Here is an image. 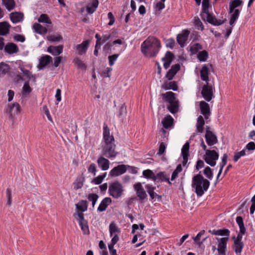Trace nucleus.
Segmentation results:
<instances>
[{"label":"nucleus","instance_id":"c03bdc74","mask_svg":"<svg viewBox=\"0 0 255 255\" xmlns=\"http://www.w3.org/2000/svg\"><path fill=\"white\" fill-rule=\"evenodd\" d=\"M21 71L22 72L24 76H26L29 80H32L33 82L36 81V77L35 75L32 74V73L28 70L25 69L23 67H20Z\"/></svg>","mask_w":255,"mask_h":255},{"label":"nucleus","instance_id":"774afa93","mask_svg":"<svg viewBox=\"0 0 255 255\" xmlns=\"http://www.w3.org/2000/svg\"><path fill=\"white\" fill-rule=\"evenodd\" d=\"M83 185V181L81 179H77L74 183V188L75 190H78L82 187Z\"/></svg>","mask_w":255,"mask_h":255},{"label":"nucleus","instance_id":"603ef678","mask_svg":"<svg viewBox=\"0 0 255 255\" xmlns=\"http://www.w3.org/2000/svg\"><path fill=\"white\" fill-rule=\"evenodd\" d=\"M99 196L95 193H90L88 196V199L92 203V206L94 207Z\"/></svg>","mask_w":255,"mask_h":255},{"label":"nucleus","instance_id":"f704fd0d","mask_svg":"<svg viewBox=\"0 0 255 255\" xmlns=\"http://www.w3.org/2000/svg\"><path fill=\"white\" fill-rule=\"evenodd\" d=\"M33 28L36 33L40 34H45L47 31L46 27L37 23L33 24Z\"/></svg>","mask_w":255,"mask_h":255},{"label":"nucleus","instance_id":"052dcab7","mask_svg":"<svg viewBox=\"0 0 255 255\" xmlns=\"http://www.w3.org/2000/svg\"><path fill=\"white\" fill-rule=\"evenodd\" d=\"M114 37V34L113 33L110 34H106L102 35L101 37L100 45L104 44L107 41Z\"/></svg>","mask_w":255,"mask_h":255},{"label":"nucleus","instance_id":"b1692460","mask_svg":"<svg viewBox=\"0 0 255 255\" xmlns=\"http://www.w3.org/2000/svg\"><path fill=\"white\" fill-rule=\"evenodd\" d=\"M63 49V45L57 46H50L47 48V52L54 56H57L62 53Z\"/></svg>","mask_w":255,"mask_h":255},{"label":"nucleus","instance_id":"c756f323","mask_svg":"<svg viewBox=\"0 0 255 255\" xmlns=\"http://www.w3.org/2000/svg\"><path fill=\"white\" fill-rule=\"evenodd\" d=\"M161 96L169 103L177 101L175 98V94L172 92H167L164 94H162Z\"/></svg>","mask_w":255,"mask_h":255},{"label":"nucleus","instance_id":"6ab92c4d","mask_svg":"<svg viewBox=\"0 0 255 255\" xmlns=\"http://www.w3.org/2000/svg\"><path fill=\"white\" fill-rule=\"evenodd\" d=\"M145 188L146 189V191L148 194L149 195L150 198L151 200H153L154 198H157V201H159L161 200L162 197L160 195L157 194L154 190L156 189V187L152 186L150 184H146L145 186Z\"/></svg>","mask_w":255,"mask_h":255},{"label":"nucleus","instance_id":"13d9d810","mask_svg":"<svg viewBox=\"0 0 255 255\" xmlns=\"http://www.w3.org/2000/svg\"><path fill=\"white\" fill-rule=\"evenodd\" d=\"M127 113V107L125 104H123L119 109L118 116L120 118H123L126 115Z\"/></svg>","mask_w":255,"mask_h":255},{"label":"nucleus","instance_id":"f3484780","mask_svg":"<svg viewBox=\"0 0 255 255\" xmlns=\"http://www.w3.org/2000/svg\"><path fill=\"white\" fill-rule=\"evenodd\" d=\"M199 107L201 114L206 119H208L211 114L209 105L205 101H202L200 102Z\"/></svg>","mask_w":255,"mask_h":255},{"label":"nucleus","instance_id":"bb28decb","mask_svg":"<svg viewBox=\"0 0 255 255\" xmlns=\"http://www.w3.org/2000/svg\"><path fill=\"white\" fill-rule=\"evenodd\" d=\"M153 181L158 182L165 181L167 182L168 184H171V183L169 181V175L165 174L163 172H160L155 175L154 178H153Z\"/></svg>","mask_w":255,"mask_h":255},{"label":"nucleus","instance_id":"c85d7f7f","mask_svg":"<svg viewBox=\"0 0 255 255\" xmlns=\"http://www.w3.org/2000/svg\"><path fill=\"white\" fill-rule=\"evenodd\" d=\"M111 202L112 200L110 197H106L104 198L98 208V211L99 212L104 211Z\"/></svg>","mask_w":255,"mask_h":255},{"label":"nucleus","instance_id":"72a5a7b5","mask_svg":"<svg viewBox=\"0 0 255 255\" xmlns=\"http://www.w3.org/2000/svg\"><path fill=\"white\" fill-rule=\"evenodd\" d=\"M205 125V121L202 116H200L197 119L196 124V132H202L203 131V126Z\"/></svg>","mask_w":255,"mask_h":255},{"label":"nucleus","instance_id":"4c0bfd02","mask_svg":"<svg viewBox=\"0 0 255 255\" xmlns=\"http://www.w3.org/2000/svg\"><path fill=\"white\" fill-rule=\"evenodd\" d=\"M3 5L8 11H11L15 6V3L14 0H2Z\"/></svg>","mask_w":255,"mask_h":255},{"label":"nucleus","instance_id":"f8f14e48","mask_svg":"<svg viewBox=\"0 0 255 255\" xmlns=\"http://www.w3.org/2000/svg\"><path fill=\"white\" fill-rule=\"evenodd\" d=\"M133 188L139 199L143 200L147 197V194L140 182H137L133 185Z\"/></svg>","mask_w":255,"mask_h":255},{"label":"nucleus","instance_id":"c9c22d12","mask_svg":"<svg viewBox=\"0 0 255 255\" xmlns=\"http://www.w3.org/2000/svg\"><path fill=\"white\" fill-rule=\"evenodd\" d=\"M244 246L243 242L234 241V250L237 255H241Z\"/></svg>","mask_w":255,"mask_h":255},{"label":"nucleus","instance_id":"a878e982","mask_svg":"<svg viewBox=\"0 0 255 255\" xmlns=\"http://www.w3.org/2000/svg\"><path fill=\"white\" fill-rule=\"evenodd\" d=\"M9 17L11 21L14 23H16L22 21L23 19V14L21 12H12L9 14Z\"/></svg>","mask_w":255,"mask_h":255},{"label":"nucleus","instance_id":"a211bd4d","mask_svg":"<svg viewBox=\"0 0 255 255\" xmlns=\"http://www.w3.org/2000/svg\"><path fill=\"white\" fill-rule=\"evenodd\" d=\"M211 65L204 64L200 70V77L202 80L206 83L209 82V74L210 71V67Z\"/></svg>","mask_w":255,"mask_h":255},{"label":"nucleus","instance_id":"473e14b6","mask_svg":"<svg viewBox=\"0 0 255 255\" xmlns=\"http://www.w3.org/2000/svg\"><path fill=\"white\" fill-rule=\"evenodd\" d=\"M173 121V118L170 115H168L162 120L161 123L165 128H168L172 126Z\"/></svg>","mask_w":255,"mask_h":255},{"label":"nucleus","instance_id":"5701e85b","mask_svg":"<svg viewBox=\"0 0 255 255\" xmlns=\"http://www.w3.org/2000/svg\"><path fill=\"white\" fill-rule=\"evenodd\" d=\"M99 1L98 0H89V2L86 6V11L89 14L94 13L98 6Z\"/></svg>","mask_w":255,"mask_h":255},{"label":"nucleus","instance_id":"5fc2aeb1","mask_svg":"<svg viewBox=\"0 0 255 255\" xmlns=\"http://www.w3.org/2000/svg\"><path fill=\"white\" fill-rule=\"evenodd\" d=\"M38 21L39 22L46 23L48 24L51 23L50 19L46 14H42L39 17Z\"/></svg>","mask_w":255,"mask_h":255},{"label":"nucleus","instance_id":"37998d69","mask_svg":"<svg viewBox=\"0 0 255 255\" xmlns=\"http://www.w3.org/2000/svg\"><path fill=\"white\" fill-rule=\"evenodd\" d=\"M236 222L239 227L240 233L245 234L246 232V229L244 226L243 218L241 216H238L236 218Z\"/></svg>","mask_w":255,"mask_h":255},{"label":"nucleus","instance_id":"a18cd8bd","mask_svg":"<svg viewBox=\"0 0 255 255\" xmlns=\"http://www.w3.org/2000/svg\"><path fill=\"white\" fill-rule=\"evenodd\" d=\"M240 12V10L239 9H236L233 13H232L230 20V24L231 25L233 26L234 24L239 16Z\"/></svg>","mask_w":255,"mask_h":255},{"label":"nucleus","instance_id":"7c9ffc66","mask_svg":"<svg viewBox=\"0 0 255 255\" xmlns=\"http://www.w3.org/2000/svg\"><path fill=\"white\" fill-rule=\"evenodd\" d=\"M161 87L165 90H172L175 91L178 90V86L177 85V83L175 81L166 82L162 85Z\"/></svg>","mask_w":255,"mask_h":255},{"label":"nucleus","instance_id":"aec40b11","mask_svg":"<svg viewBox=\"0 0 255 255\" xmlns=\"http://www.w3.org/2000/svg\"><path fill=\"white\" fill-rule=\"evenodd\" d=\"M97 162L100 168L105 171L109 168L110 161L104 156H100L97 159Z\"/></svg>","mask_w":255,"mask_h":255},{"label":"nucleus","instance_id":"423d86ee","mask_svg":"<svg viewBox=\"0 0 255 255\" xmlns=\"http://www.w3.org/2000/svg\"><path fill=\"white\" fill-rule=\"evenodd\" d=\"M215 88L214 84L207 82L202 87L201 95L202 97L207 101L210 102L214 97Z\"/></svg>","mask_w":255,"mask_h":255},{"label":"nucleus","instance_id":"bf43d9fd","mask_svg":"<svg viewBox=\"0 0 255 255\" xmlns=\"http://www.w3.org/2000/svg\"><path fill=\"white\" fill-rule=\"evenodd\" d=\"M204 174L208 179L211 180L213 178V172L211 168L209 166L206 167L204 170Z\"/></svg>","mask_w":255,"mask_h":255},{"label":"nucleus","instance_id":"69168bd1","mask_svg":"<svg viewBox=\"0 0 255 255\" xmlns=\"http://www.w3.org/2000/svg\"><path fill=\"white\" fill-rule=\"evenodd\" d=\"M165 1V0H161L160 1H158L156 3L155 7V9L156 11H157V10L160 11V10L163 9L165 7V5L164 3Z\"/></svg>","mask_w":255,"mask_h":255},{"label":"nucleus","instance_id":"864d4df0","mask_svg":"<svg viewBox=\"0 0 255 255\" xmlns=\"http://www.w3.org/2000/svg\"><path fill=\"white\" fill-rule=\"evenodd\" d=\"M106 174L107 173L105 172L103 175L98 176L92 180V183L97 185L101 184L106 177Z\"/></svg>","mask_w":255,"mask_h":255},{"label":"nucleus","instance_id":"9b49d317","mask_svg":"<svg viewBox=\"0 0 255 255\" xmlns=\"http://www.w3.org/2000/svg\"><path fill=\"white\" fill-rule=\"evenodd\" d=\"M218 241V252L219 255H225L227 250V244L229 240L228 237H224L221 238H216Z\"/></svg>","mask_w":255,"mask_h":255},{"label":"nucleus","instance_id":"4be33fe9","mask_svg":"<svg viewBox=\"0 0 255 255\" xmlns=\"http://www.w3.org/2000/svg\"><path fill=\"white\" fill-rule=\"evenodd\" d=\"M180 65L179 64L173 65L171 69L168 71L166 74V77L168 80H171L174 77L175 75L180 70Z\"/></svg>","mask_w":255,"mask_h":255},{"label":"nucleus","instance_id":"20e7f679","mask_svg":"<svg viewBox=\"0 0 255 255\" xmlns=\"http://www.w3.org/2000/svg\"><path fill=\"white\" fill-rule=\"evenodd\" d=\"M125 191L123 184L118 181L111 183L109 186L108 192L114 198L118 199L124 195Z\"/></svg>","mask_w":255,"mask_h":255},{"label":"nucleus","instance_id":"6e6d98bb","mask_svg":"<svg viewBox=\"0 0 255 255\" xmlns=\"http://www.w3.org/2000/svg\"><path fill=\"white\" fill-rule=\"evenodd\" d=\"M194 23L196 28H197V29L201 30H203L204 29L203 24L202 21L198 17L194 18Z\"/></svg>","mask_w":255,"mask_h":255},{"label":"nucleus","instance_id":"cd10ccee","mask_svg":"<svg viewBox=\"0 0 255 255\" xmlns=\"http://www.w3.org/2000/svg\"><path fill=\"white\" fill-rule=\"evenodd\" d=\"M4 50L7 53L12 54L17 53L19 49L15 44L13 43H8L5 46Z\"/></svg>","mask_w":255,"mask_h":255},{"label":"nucleus","instance_id":"09e8293b","mask_svg":"<svg viewBox=\"0 0 255 255\" xmlns=\"http://www.w3.org/2000/svg\"><path fill=\"white\" fill-rule=\"evenodd\" d=\"M190 142L187 141L183 146L181 149L182 156H189V150Z\"/></svg>","mask_w":255,"mask_h":255},{"label":"nucleus","instance_id":"2eb2a0df","mask_svg":"<svg viewBox=\"0 0 255 255\" xmlns=\"http://www.w3.org/2000/svg\"><path fill=\"white\" fill-rule=\"evenodd\" d=\"M127 165L124 164L119 165L113 168L109 172V175L111 177H116L124 174L127 171Z\"/></svg>","mask_w":255,"mask_h":255},{"label":"nucleus","instance_id":"8fccbe9b","mask_svg":"<svg viewBox=\"0 0 255 255\" xmlns=\"http://www.w3.org/2000/svg\"><path fill=\"white\" fill-rule=\"evenodd\" d=\"M208 57V53L206 50L199 52L197 55V58L200 61H205Z\"/></svg>","mask_w":255,"mask_h":255},{"label":"nucleus","instance_id":"dca6fc26","mask_svg":"<svg viewBox=\"0 0 255 255\" xmlns=\"http://www.w3.org/2000/svg\"><path fill=\"white\" fill-rule=\"evenodd\" d=\"M90 40L83 41L81 44H77L75 46V49L77 51L78 54L82 55L85 54L89 46Z\"/></svg>","mask_w":255,"mask_h":255},{"label":"nucleus","instance_id":"f03ea898","mask_svg":"<svg viewBox=\"0 0 255 255\" xmlns=\"http://www.w3.org/2000/svg\"><path fill=\"white\" fill-rule=\"evenodd\" d=\"M160 47L159 40L153 36H149L142 43L141 51L146 56L154 57L158 53Z\"/></svg>","mask_w":255,"mask_h":255},{"label":"nucleus","instance_id":"2f4dec72","mask_svg":"<svg viewBox=\"0 0 255 255\" xmlns=\"http://www.w3.org/2000/svg\"><path fill=\"white\" fill-rule=\"evenodd\" d=\"M10 25L6 21L0 22V35H5L9 32Z\"/></svg>","mask_w":255,"mask_h":255},{"label":"nucleus","instance_id":"0eeeda50","mask_svg":"<svg viewBox=\"0 0 255 255\" xmlns=\"http://www.w3.org/2000/svg\"><path fill=\"white\" fill-rule=\"evenodd\" d=\"M219 156V153L215 150H208L204 156V159L208 164L213 167L216 164Z\"/></svg>","mask_w":255,"mask_h":255},{"label":"nucleus","instance_id":"a19ab883","mask_svg":"<svg viewBox=\"0 0 255 255\" xmlns=\"http://www.w3.org/2000/svg\"><path fill=\"white\" fill-rule=\"evenodd\" d=\"M73 63L75 66L79 69H81L82 70L85 71L87 69V66L85 64V63L80 60L78 58H76L73 60Z\"/></svg>","mask_w":255,"mask_h":255},{"label":"nucleus","instance_id":"680f3d73","mask_svg":"<svg viewBox=\"0 0 255 255\" xmlns=\"http://www.w3.org/2000/svg\"><path fill=\"white\" fill-rule=\"evenodd\" d=\"M31 91V89L29 85L28 82H25L22 88V94H26L29 93Z\"/></svg>","mask_w":255,"mask_h":255},{"label":"nucleus","instance_id":"4d7b16f0","mask_svg":"<svg viewBox=\"0 0 255 255\" xmlns=\"http://www.w3.org/2000/svg\"><path fill=\"white\" fill-rule=\"evenodd\" d=\"M143 176L147 178H151L153 180V178H154L155 175L153 173L152 171L150 169H147L143 170L142 172Z\"/></svg>","mask_w":255,"mask_h":255},{"label":"nucleus","instance_id":"ddd939ff","mask_svg":"<svg viewBox=\"0 0 255 255\" xmlns=\"http://www.w3.org/2000/svg\"><path fill=\"white\" fill-rule=\"evenodd\" d=\"M205 137L206 142L209 146H212L218 142L216 135L209 130V127H208L206 128Z\"/></svg>","mask_w":255,"mask_h":255},{"label":"nucleus","instance_id":"79ce46f5","mask_svg":"<svg viewBox=\"0 0 255 255\" xmlns=\"http://www.w3.org/2000/svg\"><path fill=\"white\" fill-rule=\"evenodd\" d=\"M230 232L228 229H220L217 230H213L212 234L218 236H225L226 237H229Z\"/></svg>","mask_w":255,"mask_h":255},{"label":"nucleus","instance_id":"39448f33","mask_svg":"<svg viewBox=\"0 0 255 255\" xmlns=\"http://www.w3.org/2000/svg\"><path fill=\"white\" fill-rule=\"evenodd\" d=\"M209 0H203L202 1L203 12L206 15L207 21L209 23L216 26L222 24L225 22V20L217 19L214 16L209 13Z\"/></svg>","mask_w":255,"mask_h":255},{"label":"nucleus","instance_id":"ea45409f","mask_svg":"<svg viewBox=\"0 0 255 255\" xmlns=\"http://www.w3.org/2000/svg\"><path fill=\"white\" fill-rule=\"evenodd\" d=\"M167 108L172 114H175L178 112L179 107V102L178 101L169 103Z\"/></svg>","mask_w":255,"mask_h":255},{"label":"nucleus","instance_id":"e2e57ef3","mask_svg":"<svg viewBox=\"0 0 255 255\" xmlns=\"http://www.w3.org/2000/svg\"><path fill=\"white\" fill-rule=\"evenodd\" d=\"M119 55L118 54H115L114 55L109 56L108 59L109 61V65L112 66L114 64L115 62L117 60Z\"/></svg>","mask_w":255,"mask_h":255},{"label":"nucleus","instance_id":"f257e3e1","mask_svg":"<svg viewBox=\"0 0 255 255\" xmlns=\"http://www.w3.org/2000/svg\"><path fill=\"white\" fill-rule=\"evenodd\" d=\"M101 153L105 157L112 159L115 158L119 152L116 150L115 139L110 135L109 129L107 126L103 128V138L101 146Z\"/></svg>","mask_w":255,"mask_h":255},{"label":"nucleus","instance_id":"412c9836","mask_svg":"<svg viewBox=\"0 0 255 255\" xmlns=\"http://www.w3.org/2000/svg\"><path fill=\"white\" fill-rule=\"evenodd\" d=\"M52 57L48 55H45L41 57L39 60V64L37 66L39 70L43 69L46 65L52 61Z\"/></svg>","mask_w":255,"mask_h":255},{"label":"nucleus","instance_id":"e433bc0d","mask_svg":"<svg viewBox=\"0 0 255 255\" xmlns=\"http://www.w3.org/2000/svg\"><path fill=\"white\" fill-rule=\"evenodd\" d=\"M76 207L77 209L82 213L87 210V202L86 200H81L76 204Z\"/></svg>","mask_w":255,"mask_h":255},{"label":"nucleus","instance_id":"4468645a","mask_svg":"<svg viewBox=\"0 0 255 255\" xmlns=\"http://www.w3.org/2000/svg\"><path fill=\"white\" fill-rule=\"evenodd\" d=\"M189 34L190 31L188 29H184L177 35L176 40L181 47L185 46V42L188 39Z\"/></svg>","mask_w":255,"mask_h":255},{"label":"nucleus","instance_id":"de8ad7c7","mask_svg":"<svg viewBox=\"0 0 255 255\" xmlns=\"http://www.w3.org/2000/svg\"><path fill=\"white\" fill-rule=\"evenodd\" d=\"M202 49V46L199 43H195L190 46V51L192 55L195 54Z\"/></svg>","mask_w":255,"mask_h":255},{"label":"nucleus","instance_id":"0e129e2a","mask_svg":"<svg viewBox=\"0 0 255 255\" xmlns=\"http://www.w3.org/2000/svg\"><path fill=\"white\" fill-rule=\"evenodd\" d=\"M88 171L95 176L97 172V167L96 164L94 163H91L88 168Z\"/></svg>","mask_w":255,"mask_h":255},{"label":"nucleus","instance_id":"7ed1b4c3","mask_svg":"<svg viewBox=\"0 0 255 255\" xmlns=\"http://www.w3.org/2000/svg\"><path fill=\"white\" fill-rule=\"evenodd\" d=\"M210 182L200 174L194 175L192 178V187L198 196H202L207 191Z\"/></svg>","mask_w":255,"mask_h":255},{"label":"nucleus","instance_id":"3c124183","mask_svg":"<svg viewBox=\"0 0 255 255\" xmlns=\"http://www.w3.org/2000/svg\"><path fill=\"white\" fill-rule=\"evenodd\" d=\"M47 39L48 41H52V42H58L62 40L63 38L61 35L60 34H53L49 35L47 36Z\"/></svg>","mask_w":255,"mask_h":255},{"label":"nucleus","instance_id":"1a4fd4ad","mask_svg":"<svg viewBox=\"0 0 255 255\" xmlns=\"http://www.w3.org/2000/svg\"><path fill=\"white\" fill-rule=\"evenodd\" d=\"M109 232L110 237H112L111 242L116 244L119 240V235L121 233V229L114 222H112L109 225Z\"/></svg>","mask_w":255,"mask_h":255},{"label":"nucleus","instance_id":"9d476101","mask_svg":"<svg viewBox=\"0 0 255 255\" xmlns=\"http://www.w3.org/2000/svg\"><path fill=\"white\" fill-rule=\"evenodd\" d=\"M75 218L78 221L81 230L84 234H89V227L88 222L85 220L84 214L82 213H78L74 215Z\"/></svg>","mask_w":255,"mask_h":255},{"label":"nucleus","instance_id":"6e6552de","mask_svg":"<svg viewBox=\"0 0 255 255\" xmlns=\"http://www.w3.org/2000/svg\"><path fill=\"white\" fill-rule=\"evenodd\" d=\"M20 106L17 103L8 104L5 108V113L9 116V118L12 119L20 112Z\"/></svg>","mask_w":255,"mask_h":255},{"label":"nucleus","instance_id":"338daca9","mask_svg":"<svg viewBox=\"0 0 255 255\" xmlns=\"http://www.w3.org/2000/svg\"><path fill=\"white\" fill-rule=\"evenodd\" d=\"M115 244L111 242V243L108 245V248L111 255H118L116 250L114 249V245Z\"/></svg>","mask_w":255,"mask_h":255},{"label":"nucleus","instance_id":"49530a36","mask_svg":"<svg viewBox=\"0 0 255 255\" xmlns=\"http://www.w3.org/2000/svg\"><path fill=\"white\" fill-rule=\"evenodd\" d=\"M6 205L10 207L12 203V191L10 188H7L6 190Z\"/></svg>","mask_w":255,"mask_h":255},{"label":"nucleus","instance_id":"393cba45","mask_svg":"<svg viewBox=\"0 0 255 255\" xmlns=\"http://www.w3.org/2000/svg\"><path fill=\"white\" fill-rule=\"evenodd\" d=\"M173 58V55L170 51H167L165 56L162 58L164 62L163 66L165 69H167L170 66Z\"/></svg>","mask_w":255,"mask_h":255},{"label":"nucleus","instance_id":"58836bf2","mask_svg":"<svg viewBox=\"0 0 255 255\" xmlns=\"http://www.w3.org/2000/svg\"><path fill=\"white\" fill-rule=\"evenodd\" d=\"M10 71V67L8 64L4 63H0V76L5 75Z\"/></svg>","mask_w":255,"mask_h":255}]
</instances>
